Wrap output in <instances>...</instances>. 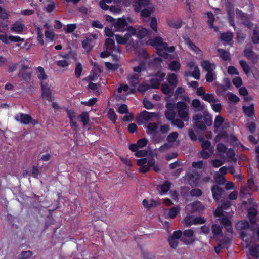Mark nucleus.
<instances>
[{
  "mask_svg": "<svg viewBox=\"0 0 259 259\" xmlns=\"http://www.w3.org/2000/svg\"><path fill=\"white\" fill-rule=\"evenodd\" d=\"M135 29L136 30L135 35L142 44L152 46L156 49L159 55L165 58H171L169 53L174 51V47H168L166 43L163 42V39L160 37H156L153 39H150V31L141 26Z\"/></svg>",
  "mask_w": 259,
  "mask_h": 259,
  "instance_id": "1",
  "label": "nucleus"
},
{
  "mask_svg": "<svg viewBox=\"0 0 259 259\" xmlns=\"http://www.w3.org/2000/svg\"><path fill=\"white\" fill-rule=\"evenodd\" d=\"M37 74L38 79L41 81V98L44 101L50 102L53 99L51 85L46 81L47 76L45 72L44 69L41 67L37 68Z\"/></svg>",
  "mask_w": 259,
  "mask_h": 259,
  "instance_id": "2",
  "label": "nucleus"
},
{
  "mask_svg": "<svg viewBox=\"0 0 259 259\" xmlns=\"http://www.w3.org/2000/svg\"><path fill=\"white\" fill-rule=\"evenodd\" d=\"M228 13L230 24L234 26V21L238 23L245 24V20L247 19V16L237 9H234L233 6L228 8Z\"/></svg>",
  "mask_w": 259,
  "mask_h": 259,
  "instance_id": "3",
  "label": "nucleus"
},
{
  "mask_svg": "<svg viewBox=\"0 0 259 259\" xmlns=\"http://www.w3.org/2000/svg\"><path fill=\"white\" fill-rule=\"evenodd\" d=\"M126 30L127 31L124 35L123 36L120 34H116L115 35L116 41L118 44L132 45L133 44L132 37L133 36L135 35L136 33V29L132 26H128Z\"/></svg>",
  "mask_w": 259,
  "mask_h": 259,
  "instance_id": "4",
  "label": "nucleus"
},
{
  "mask_svg": "<svg viewBox=\"0 0 259 259\" xmlns=\"http://www.w3.org/2000/svg\"><path fill=\"white\" fill-rule=\"evenodd\" d=\"M167 109L165 111V116L167 119L172 121V124L176 125L178 128H182L184 125L183 121L180 119L174 120L175 112V105L171 103L167 104Z\"/></svg>",
  "mask_w": 259,
  "mask_h": 259,
  "instance_id": "5",
  "label": "nucleus"
},
{
  "mask_svg": "<svg viewBox=\"0 0 259 259\" xmlns=\"http://www.w3.org/2000/svg\"><path fill=\"white\" fill-rule=\"evenodd\" d=\"M249 228L250 225L246 220H241L236 224V229L239 231L240 237L242 239L250 235L248 232Z\"/></svg>",
  "mask_w": 259,
  "mask_h": 259,
  "instance_id": "6",
  "label": "nucleus"
},
{
  "mask_svg": "<svg viewBox=\"0 0 259 259\" xmlns=\"http://www.w3.org/2000/svg\"><path fill=\"white\" fill-rule=\"evenodd\" d=\"M132 22L133 20L131 18L122 17L116 19L115 22L113 23V26L116 31H122L125 30V26L128 23H132Z\"/></svg>",
  "mask_w": 259,
  "mask_h": 259,
  "instance_id": "7",
  "label": "nucleus"
},
{
  "mask_svg": "<svg viewBox=\"0 0 259 259\" xmlns=\"http://www.w3.org/2000/svg\"><path fill=\"white\" fill-rule=\"evenodd\" d=\"M188 184L192 187L199 185L200 181V174L196 170L187 172L185 176Z\"/></svg>",
  "mask_w": 259,
  "mask_h": 259,
  "instance_id": "8",
  "label": "nucleus"
},
{
  "mask_svg": "<svg viewBox=\"0 0 259 259\" xmlns=\"http://www.w3.org/2000/svg\"><path fill=\"white\" fill-rule=\"evenodd\" d=\"M177 108L179 116L185 121H187L189 118V108L186 104L183 102H179L177 104Z\"/></svg>",
  "mask_w": 259,
  "mask_h": 259,
  "instance_id": "9",
  "label": "nucleus"
},
{
  "mask_svg": "<svg viewBox=\"0 0 259 259\" xmlns=\"http://www.w3.org/2000/svg\"><path fill=\"white\" fill-rule=\"evenodd\" d=\"M159 116V113L149 112L144 111L140 114L137 117V122L139 125H142L150 119H151L153 117H157Z\"/></svg>",
  "mask_w": 259,
  "mask_h": 259,
  "instance_id": "10",
  "label": "nucleus"
},
{
  "mask_svg": "<svg viewBox=\"0 0 259 259\" xmlns=\"http://www.w3.org/2000/svg\"><path fill=\"white\" fill-rule=\"evenodd\" d=\"M188 66L189 67V69L192 72H186L185 73V76L188 77L192 76L194 78L199 79L200 77V72L198 67L193 61L190 62L188 64Z\"/></svg>",
  "mask_w": 259,
  "mask_h": 259,
  "instance_id": "11",
  "label": "nucleus"
},
{
  "mask_svg": "<svg viewBox=\"0 0 259 259\" xmlns=\"http://www.w3.org/2000/svg\"><path fill=\"white\" fill-rule=\"evenodd\" d=\"M182 235L185 237L190 238L189 239L186 238H182L181 239V241L185 244L190 245L195 242V239L194 237V231L192 229H189L185 230L182 232Z\"/></svg>",
  "mask_w": 259,
  "mask_h": 259,
  "instance_id": "12",
  "label": "nucleus"
},
{
  "mask_svg": "<svg viewBox=\"0 0 259 259\" xmlns=\"http://www.w3.org/2000/svg\"><path fill=\"white\" fill-rule=\"evenodd\" d=\"M15 119L22 124H27L30 123L35 124L32 122V118L30 115L22 113L17 114L14 116Z\"/></svg>",
  "mask_w": 259,
  "mask_h": 259,
  "instance_id": "13",
  "label": "nucleus"
},
{
  "mask_svg": "<svg viewBox=\"0 0 259 259\" xmlns=\"http://www.w3.org/2000/svg\"><path fill=\"white\" fill-rule=\"evenodd\" d=\"M165 76V74L162 72H157L154 78H152L150 81V86L152 88H157L159 87L160 83L163 80Z\"/></svg>",
  "mask_w": 259,
  "mask_h": 259,
  "instance_id": "14",
  "label": "nucleus"
},
{
  "mask_svg": "<svg viewBox=\"0 0 259 259\" xmlns=\"http://www.w3.org/2000/svg\"><path fill=\"white\" fill-rule=\"evenodd\" d=\"M212 197L216 202H219L224 192V189L218 185H214L211 189Z\"/></svg>",
  "mask_w": 259,
  "mask_h": 259,
  "instance_id": "15",
  "label": "nucleus"
},
{
  "mask_svg": "<svg viewBox=\"0 0 259 259\" xmlns=\"http://www.w3.org/2000/svg\"><path fill=\"white\" fill-rule=\"evenodd\" d=\"M0 40L2 42L9 44L10 42H19L23 41V39L18 36H8L6 34H0Z\"/></svg>",
  "mask_w": 259,
  "mask_h": 259,
  "instance_id": "16",
  "label": "nucleus"
},
{
  "mask_svg": "<svg viewBox=\"0 0 259 259\" xmlns=\"http://www.w3.org/2000/svg\"><path fill=\"white\" fill-rule=\"evenodd\" d=\"M105 48L107 50L112 51V53L114 52L119 54L120 48L119 47H116L115 42L113 39L108 38L106 39L105 41Z\"/></svg>",
  "mask_w": 259,
  "mask_h": 259,
  "instance_id": "17",
  "label": "nucleus"
},
{
  "mask_svg": "<svg viewBox=\"0 0 259 259\" xmlns=\"http://www.w3.org/2000/svg\"><path fill=\"white\" fill-rule=\"evenodd\" d=\"M97 36L95 35H90L82 41L83 48L87 51H90L92 47V42L94 39H97Z\"/></svg>",
  "mask_w": 259,
  "mask_h": 259,
  "instance_id": "18",
  "label": "nucleus"
},
{
  "mask_svg": "<svg viewBox=\"0 0 259 259\" xmlns=\"http://www.w3.org/2000/svg\"><path fill=\"white\" fill-rule=\"evenodd\" d=\"M220 223L224 227V228L228 233H233V230L232 226V222L228 217H223L220 220Z\"/></svg>",
  "mask_w": 259,
  "mask_h": 259,
  "instance_id": "19",
  "label": "nucleus"
},
{
  "mask_svg": "<svg viewBox=\"0 0 259 259\" xmlns=\"http://www.w3.org/2000/svg\"><path fill=\"white\" fill-rule=\"evenodd\" d=\"M202 68L206 71H213L216 68V65L213 62L208 60H203L201 62Z\"/></svg>",
  "mask_w": 259,
  "mask_h": 259,
  "instance_id": "20",
  "label": "nucleus"
},
{
  "mask_svg": "<svg viewBox=\"0 0 259 259\" xmlns=\"http://www.w3.org/2000/svg\"><path fill=\"white\" fill-rule=\"evenodd\" d=\"M199 142H201V147L203 150H208L211 153L213 151V147H211V143L208 140H205L203 136H199L198 139Z\"/></svg>",
  "mask_w": 259,
  "mask_h": 259,
  "instance_id": "21",
  "label": "nucleus"
},
{
  "mask_svg": "<svg viewBox=\"0 0 259 259\" xmlns=\"http://www.w3.org/2000/svg\"><path fill=\"white\" fill-rule=\"evenodd\" d=\"M224 82L225 84V86H223L221 84H217V87L216 89V93L219 96L223 95L224 92L229 88L230 83L228 79H225Z\"/></svg>",
  "mask_w": 259,
  "mask_h": 259,
  "instance_id": "22",
  "label": "nucleus"
},
{
  "mask_svg": "<svg viewBox=\"0 0 259 259\" xmlns=\"http://www.w3.org/2000/svg\"><path fill=\"white\" fill-rule=\"evenodd\" d=\"M142 204L143 206L148 209H150L153 207H156L159 205L157 201L153 199H150V201H148L147 199H144L143 200Z\"/></svg>",
  "mask_w": 259,
  "mask_h": 259,
  "instance_id": "23",
  "label": "nucleus"
},
{
  "mask_svg": "<svg viewBox=\"0 0 259 259\" xmlns=\"http://www.w3.org/2000/svg\"><path fill=\"white\" fill-rule=\"evenodd\" d=\"M150 0H138L133 4V6L136 11H140L142 7L148 6Z\"/></svg>",
  "mask_w": 259,
  "mask_h": 259,
  "instance_id": "24",
  "label": "nucleus"
},
{
  "mask_svg": "<svg viewBox=\"0 0 259 259\" xmlns=\"http://www.w3.org/2000/svg\"><path fill=\"white\" fill-rule=\"evenodd\" d=\"M257 210L254 207H250L248 211V217L251 223L254 224L256 221Z\"/></svg>",
  "mask_w": 259,
  "mask_h": 259,
  "instance_id": "25",
  "label": "nucleus"
},
{
  "mask_svg": "<svg viewBox=\"0 0 259 259\" xmlns=\"http://www.w3.org/2000/svg\"><path fill=\"white\" fill-rule=\"evenodd\" d=\"M185 44L188 48L197 55H201L202 51L195 45H194L189 39L185 40Z\"/></svg>",
  "mask_w": 259,
  "mask_h": 259,
  "instance_id": "26",
  "label": "nucleus"
},
{
  "mask_svg": "<svg viewBox=\"0 0 259 259\" xmlns=\"http://www.w3.org/2000/svg\"><path fill=\"white\" fill-rule=\"evenodd\" d=\"M167 24L174 28H180L182 25V21L180 19H171L167 21Z\"/></svg>",
  "mask_w": 259,
  "mask_h": 259,
  "instance_id": "27",
  "label": "nucleus"
},
{
  "mask_svg": "<svg viewBox=\"0 0 259 259\" xmlns=\"http://www.w3.org/2000/svg\"><path fill=\"white\" fill-rule=\"evenodd\" d=\"M253 28V34L252 36V40L254 43H259V26L252 25Z\"/></svg>",
  "mask_w": 259,
  "mask_h": 259,
  "instance_id": "28",
  "label": "nucleus"
},
{
  "mask_svg": "<svg viewBox=\"0 0 259 259\" xmlns=\"http://www.w3.org/2000/svg\"><path fill=\"white\" fill-rule=\"evenodd\" d=\"M192 106L197 111H203L205 109L204 104L201 103L200 100L196 99L192 101Z\"/></svg>",
  "mask_w": 259,
  "mask_h": 259,
  "instance_id": "29",
  "label": "nucleus"
},
{
  "mask_svg": "<svg viewBox=\"0 0 259 259\" xmlns=\"http://www.w3.org/2000/svg\"><path fill=\"white\" fill-rule=\"evenodd\" d=\"M250 254L254 257L259 258V244H253L249 248Z\"/></svg>",
  "mask_w": 259,
  "mask_h": 259,
  "instance_id": "30",
  "label": "nucleus"
},
{
  "mask_svg": "<svg viewBox=\"0 0 259 259\" xmlns=\"http://www.w3.org/2000/svg\"><path fill=\"white\" fill-rule=\"evenodd\" d=\"M245 114L248 116H251L254 114V105L250 104L248 105H244L243 107Z\"/></svg>",
  "mask_w": 259,
  "mask_h": 259,
  "instance_id": "31",
  "label": "nucleus"
},
{
  "mask_svg": "<svg viewBox=\"0 0 259 259\" xmlns=\"http://www.w3.org/2000/svg\"><path fill=\"white\" fill-rule=\"evenodd\" d=\"M167 80L172 87H176L178 84L177 76L175 74L171 73L167 76Z\"/></svg>",
  "mask_w": 259,
  "mask_h": 259,
  "instance_id": "32",
  "label": "nucleus"
},
{
  "mask_svg": "<svg viewBox=\"0 0 259 259\" xmlns=\"http://www.w3.org/2000/svg\"><path fill=\"white\" fill-rule=\"evenodd\" d=\"M220 132L214 138L215 143H218L221 140H225L228 138V134L226 131H219Z\"/></svg>",
  "mask_w": 259,
  "mask_h": 259,
  "instance_id": "33",
  "label": "nucleus"
},
{
  "mask_svg": "<svg viewBox=\"0 0 259 259\" xmlns=\"http://www.w3.org/2000/svg\"><path fill=\"white\" fill-rule=\"evenodd\" d=\"M212 233L214 236L219 235L222 233V227L219 225L213 224L211 226Z\"/></svg>",
  "mask_w": 259,
  "mask_h": 259,
  "instance_id": "34",
  "label": "nucleus"
},
{
  "mask_svg": "<svg viewBox=\"0 0 259 259\" xmlns=\"http://www.w3.org/2000/svg\"><path fill=\"white\" fill-rule=\"evenodd\" d=\"M24 25L19 23L14 24L11 27V30L15 33H20L24 30Z\"/></svg>",
  "mask_w": 259,
  "mask_h": 259,
  "instance_id": "35",
  "label": "nucleus"
},
{
  "mask_svg": "<svg viewBox=\"0 0 259 259\" xmlns=\"http://www.w3.org/2000/svg\"><path fill=\"white\" fill-rule=\"evenodd\" d=\"M192 209L194 211H199L202 210L204 207L200 201H197L192 203Z\"/></svg>",
  "mask_w": 259,
  "mask_h": 259,
  "instance_id": "36",
  "label": "nucleus"
},
{
  "mask_svg": "<svg viewBox=\"0 0 259 259\" xmlns=\"http://www.w3.org/2000/svg\"><path fill=\"white\" fill-rule=\"evenodd\" d=\"M171 183L168 180H166L160 186V190L162 193L167 192L171 187Z\"/></svg>",
  "mask_w": 259,
  "mask_h": 259,
  "instance_id": "37",
  "label": "nucleus"
},
{
  "mask_svg": "<svg viewBox=\"0 0 259 259\" xmlns=\"http://www.w3.org/2000/svg\"><path fill=\"white\" fill-rule=\"evenodd\" d=\"M230 242L231 239L229 238L225 237L223 239L220 240L218 244L223 248H226L227 249Z\"/></svg>",
  "mask_w": 259,
  "mask_h": 259,
  "instance_id": "38",
  "label": "nucleus"
},
{
  "mask_svg": "<svg viewBox=\"0 0 259 259\" xmlns=\"http://www.w3.org/2000/svg\"><path fill=\"white\" fill-rule=\"evenodd\" d=\"M181 64L178 61H174L169 64V68L171 71H177L180 69Z\"/></svg>",
  "mask_w": 259,
  "mask_h": 259,
  "instance_id": "39",
  "label": "nucleus"
},
{
  "mask_svg": "<svg viewBox=\"0 0 259 259\" xmlns=\"http://www.w3.org/2000/svg\"><path fill=\"white\" fill-rule=\"evenodd\" d=\"M202 99L207 101L210 104H212L213 102H217V99H215L214 95L213 94H207L206 93L205 95H204Z\"/></svg>",
  "mask_w": 259,
  "mask_h": 259,
  "instance_id": "40",
  "label": "nucleus"
},
{
  "mask_svg": "<svg viewBox=\"0 0 259 259\" xmlns=\"http://www.w3.org/2000/svg\"><path fill=\"white\" fill-rule=\"evenodd\" d=\"M239 92L240 95L244 97V99L246 101L251 100V98L248 96V92L247 89L244 87H241L239 89Z\"/></svg>",
  "mask_w": 259,
  "mask_h": 259,
  "instance_id": "41",
  "label": "nucleus"
},
{
  "mask_svg": "<svg viewBox=\"0 0 259 259\" xmlns=\"http://www.w3.org/2000/svg\"><path fill=\"white\" fill-rule=\"evenodd\" d=\"M216 73L213 71H210L207 72L205 76V78L207 82H211L216 78Z\"/></svg>",
  "mask_w": 259,
  "mask_h": 259,
  "instance_id": "42",
  "label": "nucleus"
},
{
  "mask_svg": "<svg viewBox=\"0 0 259 259\" xmlns=\"http://www.w3.org/2000/svg\"><path fill=\"white\" fill-rule=\"evenodd\" d=\"M219 56L224 60H228L230 59V54L224 50L223 49H219L218 50Z\"/></svg>",
  "mask_w": 259,
  "mask_h": 259,
  "instance_id": "43",
  "label": "nucleus"
},
{
  "mask_svg": "<svg viewBox=\"0 0 259 259\" xmlns=\"http://www.w3.org/2000/svg\"><path fill=\"white\" fill-rule=\"evenodd\" d=\"M167 241L168 242L169 246L172 249H176L178 246L179 242L178 240L172 237L169 236L167 238Z\"/></svg>",
  "mask_w": 259,
  "mask_h": 259,
  "instance_id": "44",
  "label": "nucleus"
},
{
  "mask_svg": "<svg viewBox=\"0 0 259 259\" xmlns=\"http://www.w3.org/2000/svg\"><path fill=\"white\" fill-rule=\"evenodd\" d=\"M150 27L152 30L154 32H157V20L156 18L154 17H151L150 18Z\"/></svg>",
  "mask_w": 259,
  "mask_h": 259,
  "instance_id": "45",
  "label": "nucleus"
},
{
  "mask_svg": "<svg viewBox=\"0 0 259 259\" xmlns=\"http://www.w3.org/2000/svg\"><path fill=\"white\" fill-rule=\"evenodd\" d=\"M226 97L229 101L232 103H237L239 101V97L231 92H228L226 94Z\"/></svg>",
  "mask_w": 259,
  "mask_h": 259,
  "instance_id": "46",
  "label": "nucleus"
},
{
  "mask_svg": "<svg viewBox=\"0 0 259 259\" xmlns=\"http://www.w3.org/2000/svg\"><path fill=\"white\" fill-rule=\"evenodd\" d=\"M207 23L210 28H213V23L214 20L213 14L211 12H209L206 14Z\"/></svg>",
  "mask_w": 259,
  "mask_h": 259,
  "instance_id": "47",
  "label": "nucleus"
},
{
  "mask_svg": "<svg viewBox=\"0 0 259 259\" xmlns=\"http://www.w3.org/2000/svg\"><path fill=\"white\" fill-rule=\"evenodd\" d=\"M180 209L178 207H173L169 209V217L171 219L176 218L178 213L179 212Z\"/></svg>",
  "mask_w": 259,
  "mask_h": 259,
  "instance_id": "48",
  "label": "nucleus"
},
{
  "mask_svg": "<svg viewBox=\"0 0 259 259\" xmlns=\"http://www.w3.org/2000/svg\"><path fill=\"white\" fill-rule=\"evenodd\" d=\"M252 190L251 187H244L241 188L240 192V196L241 197H244L246 195L249 194H251L250 191Z\"/></svg>",
  "mask_w": 259,
  "mask_h": 259,
  "instance_id": "49",
  "label": "nucleus"
},
{
  "mask_svg": "<svg viewBox=\"0 0 259 259\" xmlns=\"http://www.w3.org/2000/svg\"><path fill=\"white\" fill-rule=\"evenodd\" d=\"M224 120L223 118L220 116H217L215 117L214 125L215 127L216 128H221L222 127V125Z\"/></svg>",
  "mask_w": 259,
  "mask_h": 259,
  "instance_id": "50",
  "label": "nucleus"
},
{
  "mask_svg": "<svg viewBox=\"0 0 259 259\" xmlns=\"http://www.w3.org/2000/svg\"><path fill=\"white\" fill-rule=\"evenodd\" d=\"M214 180L217 183L220 185H224L226 181L225 177L218 173L215 175Z\"/></svg>",
  "mask_w": 259,
  "mask_h": 259,
  "instance_id": "51",
  "label": "nucleus"
},
{
  "mask_svg": "<svg viewBox=\"0 0 259 259\" xmlns=\"http://www.w3.org/2000/svg\"><path fill=\"white\" fill-rule=\"evenodd\" d=\"M240 64L245 74L248 75L249 74L250 70L249 66L245 61L242 60L240 61Z\"/></svg>",
  "mask_w": 259,
  "mask_h": 259,
  "instance_id": "52",
  "label": "nucleus"
},
{
  "mask_svg": "<svg viewBox=\"0 0 259 259\" xmlns=\"http://www.w3.org/2000/svg\"><path fill=\"white\" fill-rule=\"evenodd\" d=\"M192 197H199L202 194V191L198 188L192 189L190 192Z\"/></svg>",
  "mask_w": 259,
  "mask_h": 259,
  "instance_id": "53",
  "label": "nucleus"
},
{
  "mask_svg": "<svg viewBox=\"0 0 259 259\" xmlns=\"http://www.w3.org/2000/svg\"><path fill=\"white\" fill-rule=\"evenodd\" d=\"M217 150L219 153H225L227 151V148L224 144L219 143L217 145Z\"/></svg>",
  "mask_w": 259,
  "mask_h": 259,
  "instance_id": "54",
  "label": "nucleus"
},
{
  "mask_svg": "<svg viewBox=\"0 0 259 259\" xmlns=\"http://www.w3.org/2000/svg\"><path fill=\"white\" fill-rule=\"evenodd\" d=\"M152 12L153 10L152 9H145L142 10L141 15L142 18L144 19L145 21H147V20H145V19L148 18Z\"/></svg>",
  "mask_w": 259,
  "mask_h": 259,
  "instance_id": "55",
  "label": "nucleus"
},
{
  "mask_svg": "<svg viewBox=\"0 0 259 259\" xmlns=\"http://www.w3.org/2000/svg\"><path fill=\"white\" fill-rule=\"evenodd\" d=\"M233 38V35L231 33H223L221 36V38L225 42L230 41Z\"/></svg>",
  "mask_w": 259,
  "mask_h": 259,
  "instance_id": "56",
  "label": "nucleus"
},
{
  "mask_svg": "<svg viewBox=\"0 0 259 259\" xmlns=\"http://www.w3.org/2000/svg\"><path fill=\"white\" fill-rule=\"evenodd\" d=\"M161 90L164 94L166 95L170 94L172 91L171 88L166 83L162 84Z\"/></svg>",
  "mask_w": 259,
  "mask_h": 259,
  "instance_id": "57",
  "label": "nucleus"
},
{
  "mask_svg": "<svg viewBox=\"0 0 259 259\" xmlns=\"http://www.w3.org/2000/svg\"><path fill=\"white\" fill-rule=\"evenodd\" d=\"M118 112L119 113L123 114L128 112V107L126 104H121L118 108Z\"/></svg>",
  "mask_w": 259,
  "mask_h": 259,
  "instance_id": "58",
  "label": "nucleus"
},
{
  "mask_svg": "<svg viewBox=\"0 0 259 259\" xmlns=\"http://www.w3.org/2000/svg\"><path fill=\"white\" fill-rule=\"evenodd\" d=\"M178 136V133L177 132H174L170 133L167 137V140L169 142H174Z\"/></svg>",
  "mask_w": 259,
  "mask_h": 259,
  "instance_id": "59",
  "label": "nucleus"
},
{
  "mask_svg": "<svg viewBox=\"0 0 259 259\" xmlns=\"http://www.w3.org/2000/svg\"><path fill=\"white\" fill-rule=\"evenodd\" d=\"M206 222V220L201 217H197L193 219V223L194 225L202 224Z\"/></svg>",
  "mask_w": 259,
  "mask_h": 259,
  "instance_id": "60",
  "label": "nucleus"
},
{
  "mask_svg": "<svg viewBox=\"0 0 259 259\" xmlns=\"http://www.w3.org/2000/svg\"><path fill=\"white\" fill-rule=\"evenodd\" d=\"M211 106L213 110L215 112H219L222 109L221 104L216 102H213L211 104Z\"/></svg>",
  "mask_w": 259,
  "mask_h": 259,
  "instance_id": "61",
  "label": "nucleus"
},
{
  "mask_svg": "<svg viewBox=\"0 0 259 259\" xmlns=\"http://www.w3.org/2000/svg\"><path fill=\"white\" fill-rule=\"evenodd\" d=\"M79 117L83 124H86L88 123L89 119V117L88 113L87 112H83L80 115Z\"/></svg>",
  "mask_w": 259,
  "mask_h": 259,
  "instance_id": "62",
  "label": "nucleus"
},
{
  "mask_svg": "<svg viewBox=\"0 0 259 259\" xmlns=\"http://www.w3.org/2000/svg\"><path fill=\"white\" fill-rule=\"evenodd\" d=\"M44 35L42 32L40 28H37V41L41 45L44 44V41L43 39Z\"/></svg>",
  "mask_w": 259,
  "mask_h": 259,
  "instance_id": "63",
  "label": "nucleus"
},
{
  "mask_svg": "<svg viewBox=\"0 0 259 259\" xmlns=\"http://www.w3.org/2000/svg\"><path fill=\"white\" fill-rule=\"evenodd\" d=\"M108 117L113 121L115 122L116 119V115L113 109H109L108 111Z\"/></svg>",
  "mask_w": 259,
  "mask_h": 259,
  "instance_id": "64",
  "label": "nucleus"
}]
</instances>
